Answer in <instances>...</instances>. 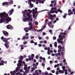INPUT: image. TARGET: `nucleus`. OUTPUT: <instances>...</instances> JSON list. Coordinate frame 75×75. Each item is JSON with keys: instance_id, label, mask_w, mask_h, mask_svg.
<instances>
[{"instance_id": "nucleus-1", "label": "nucleus", "mask_w": 75, "mask_h": 75, "mask_svg": "<svg viewBox=\"0 0 75 75\" xmlns=\"http://www.w3.org/2000/svg\"><path fill=\"white\" fill-rule=\"evenodd\" d=\"M8 16V14L6 13L5 12L0 13V17L1 18V19H0V23H3V21H4L5 19L7 23H8L9 22L11 21V18Z\"/></svg>"}, {"instance_id": "nucleus-2", "label": "nucleus", "mask_w": 75, "mask_h": 75, "mask_svg": "<svg viewBox=\"0 0 75 75\" xmlns=\"http://www.w3.org/2000/svg\"><path fill=\"white\" fill-rule=\"evenodd\" d=\"M58 37L59 38L57 40V41L59 44L61 43L63 45V41H61V40H63V38H65V36L63 35L62 36V35L60 34L59 35Z\"/></svg>"}, {"instance_id": "nucleus-3", "label": "nucleus", "mask_w": 75, "mask_h": 75, "mask_svg": "<svg viewBox=\"0 0 75 75\" xmlns=\"http://www.w3.org/2000/svg\"><path fill=\"white\" fill-rule=\"evenodd\" d=\"M23 16L24 17L23 19V21L24 22H27V21H30L31 22L33 21V18H31L30 19H29L28 18H27L26 16V15L23 14Z\"/></svg>"}, {"instance_id": "nucleus-4", "label": "nucleus", "mask_w": 75, "mask_h": 75, "mask_svg": "<svg viewBox=\"0 0 75 75\" xmlns=\"http://www.w3.org/2000/svg\"><path fill=\"white\" fill-rule=\"evenodd\" d=\"M9 2H5L2 3V6H4V5H6L8 6L9 4H13L14 3V2L13 0H9Z\"/></svg>"}, {"instance_id": "nucleus-5", "label": "nucleus", "mask_w": 75, "mask_h": 75, "mask_svg": "<svg viewBox=\"0 0 75 75\" xmlns=\"http://www.w3.org/2000/svg\"><path fill=\"white\" fill-rule=\"evenodd\" d=\"M29 25H30V27H29V30H32V31H34L35 30V27H34L33 28V25L32 23L30 22H29Z\"/></svg>"}, {"instance_id": "nucleus-6", "label": "nucleus", "mask_w": 75, "mask_h": 75, "mask_svg": "<svg viewBox=\"0 0 75 75\" xmlns=\"http://www.w3.org/2000/svg\"><path fill=\"white\" fill-rule=\"evenodd\" d=\"M28 11L29 12H27L26 13V15L27 16H28V18H29V19H30V18L31 17V13H32L30 9L28 10Z\"/></svg>"}, {"instance_id": "nucleus-7", "label": "nucleus", "mask_w": 75, "mask_h": 75, "mask_svg": "<svg viewBox=\"0 0 75 75\" xmlns=\"http://www.w3.org/2000/svg\"><path fill=\"white\" fill-rule=\"evenodd\" d=\"M2 33H3L5 37H8V33L7 31H3Z\"/></svg>"}, {"instance_id": "nucleus-8", "label": "nucleus", "mask_w": 75, "mask_h": 75, "mask_svg": "<svg viewBox=\"0 0 75 75\" xmlns=\"http://www.w3.org/2000/svg\"><path fill=\"white\" fill-rule=\"evenodd\" d=\"M10 40V38H4V39L3 40V41L5 43H7L8 42H8V40Z\"/></svg>"}, {"instance_id": "nucleus-9", "label": "nucleus", "mask_w": 75, "mask_h": 75, "mask_svg": "<svg viewBox=\"0 0 75 75\" xmlns=\"http://www.w3.org/2000/svg\"><path fill=\"white\" fill-rule=\"evenodd\" d=\"M8 44H10V42H8V43H6L4 44V45H5L6 48H9V45H8Z\"/></svg>"}, {"instance_id": "nucleus-10", "label": "nucleus", "mask_w": 75, "mask_h": 75, "mask_svg": "<svg viewBox=\"0 0 75 75\" xmlns=\"http://www.w3.org/2000/svg\"><path fill=\"white\" fill-rule=\"evenodd\" d=\"M6 27L7 29H12L13 28V26L10 25H8L6 26Z\"/></svg>"}, {"instance_id": "nucleus-11", "label": "nucleus", "mask_w": 75, "mask_h": 75, "mask_svg": "<svg viewBox=\"0 0 75 75\" xmlns=\"http://www.w3.org/2000/svg\"><path fill=\"white\" fill-rule=\"evenodd\" d=\"M28 57L29 58V61H31V60H33V59H34V57L31 56L30 55Z\"/></svg>"}, {"instance_id": "nucleus-12", "label": "nucleus", "mask_w": 75, "mask_h": 75, "mask_svg": "<svg viewBox=\"0 0 75 75\" xmlns=\"http://www.w3.org/2000/svg\"><path fill=\"white\" fill-rule=\"evenodd\" d=\"M13 12H14V10L13 9H12L9 11V12H8V13H10V15H11Z\"/></svg>"}, {"instance_id": "nucleus-13", "label": "nucleus", "mask_w": 75, "mask_h": 75, "mask_svg": "<svg viewBox=\"0 0 75 75\" xmlns=\"http://www.w3.org/2000/svg\"><path fill=\"white\" fill-rule=\"evenodd\" d=\"M49 19L52 20L53 18V15L50 14L49 16Z\"/></svg>"}, {"instance_id": "nucleus-14", "label": "nucleus", "mask_w": 75, "mask_h": 75, "mask_svg": "<svg viewBox=\"0 0 75 75\" xmlns=\"http://www.w3.org/2000/svg\"><path fill=\"white\" fill-rule=\"evenodd\" d=\"M32 1L33 2H35V0H29L28 3V4H30H30H31V1Z\"/></svg>"}, {"instance_id": "nucleus-15", "label": "nucleus", "mask_w": 75, "mask_h": 75, "mask_svg": "<svg viewBox=\"0 0 75 75\" xmlns=\"http://www.w3.org/2000/svg\"><path fill=\"white\" fill-rule=\"evenodd\" d=\"M28 30H29V27H28V28H24V30L25 31L26 33H27V32H28Z\"/></svg>"}, {"instance_id": "nucleus-16", "label": "nucleus", "mask_w": 75, "mask_h": 75, "mask_svg": "<svg viewBox=\"0 0 75 75\" xmlns=\"http://www.w3.org/2000/svg\"><path fill=\"white\" fill-rule=\"evenodd\" d=\"M1 61V58H0V61ZM1 63H0V66H1V65H4V61L3 60H1Z\"/></svg>"}, {"instance_id": "nucleus-17", "label": "nucleus", "mask_w": 75, "mask_h": 75, "mask_svg": "<svg viewBox=\"0 0 75 75\" xmlns=\"http://www.w3.org/2000/svg\"><path fill=\"white\" fill-rule=\"evenodd\" d=\"M39 58L40 59H42V60H43V61L45 62V57L42 58V57H40Z\"/></svg>"}, {"instance_id": "nucleus-18", "label": "nucleus", "mask_w": 75, "mask_h": 75, "mask_svg": "<svg viewBox=\"0 0 75 75\" xmlns=\"http://www.w3.org/2000/svg\"><path fill=\"white\" fill-rule=\"evenodd\" d=\"M28 11V10H27L26 9L24 11L22 12V13L25 15V14H26V13Z\"/></svg>"}, {"instance_id": "nucleus-19", "label": "nucleus", "mask_w": 75, "mask_h": 75, "mask_svg": "<svg viewBox=\"0 0 75 75\" xmlns=\"http://www.w3.org/2000/svg\"><path fill=\"white\" fill-rule=\"evenodd\" d=\"M59 73H60L61 74H64V71L63 70L62 71L59 70Z\"/></svg>"}, {"instance_id": "nucleus-20", "label": "nucleus", "mask_w": 75, "mask_h": 75, "mask_svg": "<svg viewBox=\"0 0 75 75\" xmlns=\"http://www.w3.org/2000/svg\"><path fill=\"white\" fill-rule=\"evenodd\" d=\"M68 11L69 13H70L71 14H73V12L71 11V10L69 9Z\"/></svg>"}, {"instance_id": "nucleus-21", "label": "nucleus", "mask_w": 75, "mask_h": 75, "mask_svg": "<svg viewBox=\"0 0 75 75\" xmlns=\"http://www.w3.org/2000/svg\"><path fill=\"white\" fill-rule=\"evenodd\" d=\"M19 58L20 60H23V57L22 56H21L19 57Z\"/></svg>"}, {"instance_id": "nucleus-22", "label": "nucleus", "mask_w": 75, "mask_h": 75, "mask_svg": "<svg viewBox=\"0 0 75 75\" xmlns=\"http://www.w3.org/2000/svg\"><path fill=\"white\" fill-rule=\"evenodd\" d=\"M18 62L19 64H22V61L21 60L19 59L18 61Z\"/></svg>"}, {"instance_id": "nucleus-23", "label": "nucleus", "mask_w": 75, "mask_h": 75, "mask_svg": "<svg viewBox=\"0 0 75 75\" xmlns=\"http://www.w3.org/2000/svg\"><path fill=\"white\" fill-rule=\"evenodd\" d=\"M62 69H63V71H65V69H65V67L63 66L62 67Z\"/></svg>"}, {"instance_id": "nucleus-24", "label": "nucleus", "mask_w": 75, "mask_h": 75, "mask_svg": "<svg viewBox=\"0 0 75 75\" xmlns=\"http://www.w3.org/2000/svg\"><path fill=\"white\" fill-rule=\"evenodd\" d=\"M48 25L49 27H51V22H50L49 23H48Z\"/></svg>"}, {"instance_id": "nucleus-25", "label": "nucleus", "mask_w": 75, "mask_h": 75, "mask_svg": "<svg viewBox=\"0 0 75 75\" xmlns=\"http://www.w3.org/2000/svg\"><path fill=\"white\" fill-rule=\"evenodd\" d=\"M65 72V75H67L68 74V72H67V69H65V70L64 71V72Z\"/></svg>"}, {"instance_id": "nucleus-26", "label": "nucleus", "mask_w": 75, "mask_h": 75, "mask_svg": "<svg viewBox=\"0 0 75 75\" xmlns=\"http://www.w3.org/2000/svg\"><path fill=\"white\" fill-rule=\"evenodd\" d=\"M62 34H63V35H66V34L65 33H62V32H61L60 33V35H62Z\"/></svg>"}, {"instance_id": "nucleus-27", "label": "nucleus", "mask_w": 75, "mask_h": 75, "mask_svg": "<svg viewBox=\"0 0 75 75\" xmlns=\"http://www.w3.org/2000/svg\"><path fill=\"white\" fill-rule=\"evenodd\" d=\"M68 16V14H67V13H65L64 15L63 16V18H65L67 16Z\"/></svg>"}, {"instance_id": "nucleus-28", "label": "nucleus", "mask_w": 75, "mask_h": 75, "mask_svg": "<svg viewBox=\"0 0 75 75\" xmlns=\"http://www.w3.org/2000/svg\"><path fill=\"white\" fill-rule=\"evenodd\" d=\"M54 10H57V8H51V10L54 11Z\"/></svg>"}, {"instance_id": "nucleus-29", "label": "nucleus", "mask_w": 75, "mask_h": 75, "mask_svg": "<svg viewBox=\"0 0 75 75\" xmlns=\"http://www.w3.org/2000/svg\"><path fill=\"white\" fill-rule=\"evenodd\" d=\"M62 51H65V50H65V48H64V46H63L62 47Z\"/></svg>"}, {"instance_id": "nucleus-30", "label": "nucleus", "mask_w": 75, "mask_h": 75, "mask_svg": "<svg viewBox=\"0 0 75 75\" xmlns=\"http://www.w3.org/2000/svg\"><path fill=\"white\" fill-rule=\"evenodd\" d=\"M58 48L59 49H62V46H61V45H59L58 46Z\"/></svg>"}, {"instance_id": "nucleus-31", "label": "nucleus", "mask_w": 75, "mask_h": 75, "mask_svg": "<svg viewBox=\"0 0 75 75\" xmlns=\"http://www.w3.org/2000/svg\"><path fill=\"white\" fill-rule=\"evenodd\" d=\"M32 70L31 71V72H33L34 70H35V69L34 67H32L31 69Z\"/></svg>"}, {"instance_id": "nucleus-32", "label": "nucleus", "mask_w": 75, "mask_h": 75, "mask_svg": "<svg viewBox=\"0 0 75 75\" xmlns=\"http://www.w3.org/2000/svg\"><path fill=\"white\" fill-rule=\"evenodd\" d=\"M50 13H54V11L53 10H51L50 11Z\"/></svg>"}, {"instance_id": "nucleus-33", "label": "nucleus", "mask_w": 75, "mask_h": 75, "mask_svg": "<svg viewBox=\"0 0 75 75\" xmlns=\"http://www.w3.org/2000/svg\"><path fill=\"white\" fill-rule=\"evenodd\" d=\"M35 24L37 25L38 24V23L37 21H35Z\"/></svg>"}, {"instance_id": "nucleus-34", "label": "nucleus", "mask_w": 75, "mask_h": 75, "mask_svg": "<svg viewBox=\"0 0 75 75\" xmlns=\"http://www.w3.org/2000/svg\"><path fill=\"white\" fill-rule=\"evenodd\" d=\"M30 7H31V8H32V7H33V5L32 4H30Z\"/></svg>"}, {"instance_id": "nucleus-35", "label": "nucleus", "mask_w": 75, "mask_h": 75, "mask_svg": "<svg viewBox=\"0 0 75 75\" xmlns=\"http://www.w3.org/2000/svg\"><path fill=\"white\" fill-rule=\"evenodd\" d=\"M49 31V33H51V34H52V33H52V30H50Z\"/></svg>"}, {"instance_id": "nucleus-36", "label": "nucleus", "mask_w": 75, "mask_h": 75, "mask_svg": "<svg viewBox=\"0 0 75 75\" xmlns=\"http://www.w3.org/2000/svg\"><path fill=\"white\" fill-rule=\"evenodd\" d=\"M42 29H41L40 30H38L37 31L38 32H40V31H42Z\"/></svg>"}, {"instance_id": "nucleus-37", "label": "nucleus", "mask_w": 75, "mask_h": 75, "mask_svg": "<svg viewBox=\"0 0 75 75\" xmlns=\"http://www.w3.org/2000/svg\"><path fill=\"white\" fill-rule=\"evenodd\" d=\"M18 69H19L18 67L16 68V72H17V71H18Z\"/></svg>"}, {"instance_id": "nucleus-38", "label": "nucleus", "mask_w": 75, "mask_h": 75, "mask_svg": "<svg viewBox=\"0 0 75 75\" xmlns=\"http://www.w3.org/2000/svg\"><path fill=\"white\" fill-rule=\"evenodd\" d=\"M48 51H50V48L48 47L47 48Z\"/></svg>"}, {"instance_id": "nucleus-39", "label": "nucleus", "mask_w": 75, "mask_h": 75, "mask_svg": "<svg viewBox=\"0 0 75 75\" xmlns=\"http://www.w3.org/2000/svg\"><path fill=\"white\" fill-rule=\"evenodd\" d=\"M25 72L26 73H28V71H29V70L26 69V70H25Z\"/></svg>"}, {"instance_id": "nucleus-40", "label": "nucleus", "mask_w": 75, "mask_h": 75, "mask_svg": "<svg viewBox=\"0 0 75 75\" xmlns=\"http://www.w3.org/2000/svg\"><path fill=\"white\" fill-rule=\"evenodd\" d=\"M54 7H55V6H56L57 5V4L56 3V1H54Z\"/></svg>"}, {"instance_id": "nucleus-41", "label": "nucleus", "mask_w": 75, "mask_h": 75, "mask_svg": "<svg viewBox=\"0 0 75 75\" xmlns=\"http://www.w3.org/2000/svg\"><path fill=\"white\" fill-rule=\"evenodd\" d=\"M57 59H59H59H61V57H60L58 56L57 57Z\"/></svg>"}, {"instance_id": "nucleus-42", "label": "nucleus", "mask_w": 75, "mask_h": 75, "mask_svg": "<svg viewBox=\"0 0 75 75\" xmlns=\"http://www.w3.org/2000/svg\"><path fill=\"white\" fill-rule=\"evenodd\" d=\"M63 62L64 63H65L66 62V60L65 59H64L63 61Z\"/></svg>"}, {"instance_id": "nucleus-43", "label": "nucleus", "mask_w": 75, "mask_h": 75, "mask_svg": "<svg viewBox=\"0 0 75 75\" xmlns=\"http://www.w3.org/2000/svg\"><path fill=\"white\" fill-rule=\"evenodd\" d=\"M27 42H23L24 45H25V44H27Z\"/></svg>"}, {"instance_id": "nucleus-44", "label": "nucleus", "mask_w": 75, "mask_h": 75, "mask_svg": "<svg viewBox=\"0 0 75 75\" xmlns=\"http://www.w3.org/2000/svg\"><path fill=\"white\" fill-rule=\"evenodd\" d=\"M61 54L62 55V56H63V55H64V52L63 51H62L61 52Z\"/></svg>"}, {"instance_id": "nucleus-45", "label": "nucleus", "mask_w": 75, "mask_h": 75, "mask_svg": "<svg viewBox=\"0 0 75 75\" xmlns=\"http://www.w3.org/2000/svg\"><path fill=\"white\" fill-rule=\"evenodd\" d=\"M56 75H58V74H59V73H58V71H56Z\"/></svg>"}, {"instance_id": "nucleus-46", "label": "nucleus", "mask_w": 75, "mask_h": 75, "mask_svg": "<svg viewBox=\"0 0 75 75\" xmlns=\"http://www.w3.org/2000/svg\"><path fill=\"white\" fill-rule=\"evenodd\" d=\"M44 43L45 44H47V40H45L44 41Z\"/></svg>"}, {"instance_id": "nucleus-47", "label": "nucleus", "mask_w": 75, "mask_h": 75, "mask_svg": "<svg viewBox=\"0 0 75 75\" xmlns=\"http://www.w3.org/2000/svg\"><path fill=\"white\" fill-rule=\"evenodd\" d=\"M45 75H49V74H48V73H47V72L45 73Z\"/></svg>"}, {"instance_id": "nucleus-48", "label": "nucleus", "mask_w": 75, "mask_h": 75, "mask_svg": "<svg viewBox=\"0 0 75 75\" xmlns=\"http://www.w3.org/2000/svg\"><path fill=\"white\" fill-rule=\"evenodd\" d=\"M24 70H26V69H27V67H24Z\"/></svg>"}, {"instance_id": "nucleus-49", "label": "nucleus", "mask_w": 75, "mask_h": 75, "mask_svg": "<svg viewBox=\"0 0 75 75\" xmlns=\"http://www.w3.org/2000/svg\"><path fill=\"white\" fill-rule=\"evenodd\" d=\"M1 38V40H4V37L2 36Z\"/></svg>"}, {"instance_id": "nucleus-50", "label": "nucleus", "mask_w": 75, "mask_h": 75, "mask_svg": "<svg viewBox=\"0 0 75 75\" xmlns=\"http://www.w3.org/2000/svg\"><path fill=\"white\" fill-rule=\"evenodd\" d=\"M39 57V56H38V55H37L36 56V59H38V58Z\"/></svg>"}, {"instance_id": "nucleus-51", "label": "nucleus", "mask_w": 75, "mask_h": 75, "mask_svg": "<svg viewBox=\"0 0 75 75\" xmlns=\"http://www.w3.org/2000/svg\"><path fill=\"white\" fill-rule=\"evenodd\" d=\"M53 39L55 40H56V37L55 36H54L53 38Z\"/></svg>"}, {"instance_id": "nucleus-52", "label": "nucleus", "mask_w": 75, "mask_h": 75, "mask_svg": "<svg viewBox=\"0 0 75 75\" xmlns=\"http://www.w3.org/2000/svg\"><path fill=\"white\" fill-rule=\"evenodd\" d=\"M30 43H31V44H33V43L34 44V41H33V40H32L31 42H30Z\"/></svg>"}, {"instance_id": "nucleus-53", "label": "nucleus", "mask_w": 75, "mask_h": 75, "mask_svg": "<svg viewBox=\"0 0 75 75\" xmlns=\"http://www.w3.org/2000/svg\"><path fill=\"white\" fill-rule=\"evenodd\" d=\"M51 72L52 73H55V71L54 70H52Z\"/></svg>"}, {"instance_id": "nucleus-54", "label": "nucleus", "mask_w": 75, "mask_h": 75, "mask_svg": "<svg viewBox=\"0 0 75 75\" xmlns=\"http://www.w3.org/2000/svg\"><path fill=\"white\" fill-rule=\"evenodd\" d=\"M33 12L34 13V14H35V13H37V11H33Z\"/></svg>"}, {"instance_id": "nucleus-55", "label": "nucleus", "mask_w": 75, "mask_h": 75, "mask_svg": "<svg viewBox=\"0 0 75 75\" xmlns=\"http://www.w3.org/2000/svg\"><path fill=\"white\" fill-rule=\"evenodd\" d=\"M54 52V53H56V52H57V50H54L53 51Z\"/></svg>"}, {"instance_id": "nucleus-56", "label": "nucleus", "mask_w": 75, "mask_h": 75, "mask_svg": "<svg viewBox=\"0 0 75 75\" xmlns=\"http://www.w3.org/2000/svg\"><path fill=\"white\" fill-rule=\"evenodd\" d=\"M25 36H23L22 38V40H24V39H25Z\"/></svg>"}, {"instance_id": "nucleus-57", "label": "nucleus", "mask_w": 75, "mask_h": 75, "mask_svg": "<svg viewBox=\"0 0 75 75\" xmlns=\"http://www.w3.org/2000/svg\"><path fill=\"white\" fill-rule=\"evenodd\" d=\"M57 55H58V56H60V55H61V54L59 52L57 53Z\"/></svg>"}, {"instance_id": "nucleus-58", "label": "nucleus", "mask_w": 75, "mask_h": 75, "mask_svg": "<svg viewBox=\"0 0 75 75\" xmlns=\"http://www.w3.org/2000/svg\"><path fill=\"white\" fill-rule=\"evenodd\" d=\"M50 69H51L50 68V67H48V68H47V70H48V71H49V70H50Z\"/></svg>"}, {"instance_id": "nucleus-59", "label": "nucleus", "mask_w": 75, "mask_h": 75, "mask_svg": "<svg viewBox=\"0 0 75 75\" xmlns=\"http://www.w3.org/2000/svg\"><path fill=\"white\" fill-rule=\"evenodd\" d=\"M18 65L19 67H21V64L20 63H18Z\"/></svg>"}, {"instance_id": "nucleus-60", "label": "nucleus", "mask_w": 75, "mask_h": 75, "mask_svg": "<svg viewBox=\"0 0 75 75\" xmlns=\"http://www.w3.org/2000/svg\"><path fill=\"white\" fill-rule=\"evenodd\" d=\"M47 53L48 55H50V51H48V52H47Z\"/></svg>"}, {"instance_id": "nucleus-61", "label": "nucleus", "mask_w": 75, "mask_h": 75, "mask_svg": "<svg viewBox=\"0 0 75 75\" xmlns=\"http://www.w3.org/2000/svg\"><path fill=\"white\" fill-rule=\"evenodd\" d=\"M38 39L40 40H41L42 39V38H41V37H38Z\"/></svg>"}, {"instance_id": "nucleus-62", "label": "nucleus", "mask_w": 75, "mask_h": 75, "mask_svg": "<svg viewBox=\"0 0 75 75\" xmlns=\"http://www.w3.org/2000/svg\"><path fill=\"white\" fill-rule=\"evenodd\" d=\"M62 49H59L58 50V52H60V51H61V50Z\"/></svg>"}, {"instance_id": "nucleus-63", "label": "nucleus", "mask_w": 75, "mask_h": 75, "mask_svg": "<svg viewBox=\"0 0 75 75\" xmlns=\"http://www.w3.org/2000/svg\"><path fill=\"white\" fill-rule=\"evenodd\" d=\"M51 55L53 56H55V54H54V53H52L51 54Z\"/></svg>"}, {"instance_id": "nucleus-64", "label": "nucleus", "mask_w": 75, "mask_h": 75, "mask_svg": "<svg viewBox=\"0 0 75 75\" xmlns=\"http://www.w3.org/2000/svg\"><path fill=\"white\" fill-rule=\"evenodd\" d=\"M73 12H74L75 11V8H73L72 9Z\"/></svg>"}]
</instances>
